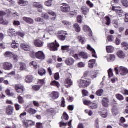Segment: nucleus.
Returning a JSON list of instances; mask_svg holds the SVG:
<instances>
[{"mask_svg":"<svg viewBox=\"0 0 128 128\" xmlns=\"http://www.w3.org/2000/svg\"><path fill=\"white\" fill-rule=\"evenodd\" d=\"M22 20L28 24H34V20L30 18L24 16L22 18Z\"/></svg>","mask_w":128,"mask_h":128,"instance_id":"6ab92c4d","label":"nucleus"},{"mask_svg":"<svg viewBox=\"0 0 128 128\" xmlns=\"http://www.w3.org/2000/svg\"><path fill=\"white\" fill-rule=\"evenodd\" d=\"M29 66L32 68H38V64L36 61H32L30 62Z\"/></svg>","mask_w":128,"mask_h":128,"instance_id":"7c9ffc66","label":"nucleus"},{"mask_svg":"<svg viewBox=\"0 0 128 128\" xmlns=\"http://www.w3.org/2000/svg\"><path fill=\"white\" fill-rule=\"evenodd\" d=\"M108 76L109 78H112L114 76V74L112 73V70L110 68L108 70Z\"/></svg>","mask_w":128,"mask_h":128,"instance_id":"4d7b16f0","label":"nucleus"},{"mask_svg":"<svg viewBox=\"0 0 128 128\" xmlns=\"http://www.w3.org/2000/svg\"><path fill=\"white\" fill-rule=\"evenodd\" d=\"M30 56L32 58H36V52H34V50H32L30 52Z\"/></svg>","mask_w":128,"mask_h":128,"instance_id":"052dcab7","label":"nucleus"},{"mask_svg":"<svg viewBox=\"0 0 128 128\" xmlns=\"http://www.w3.org/2000/svg\"><path fill=\"white\" fill-rule=\"evenodd\" d=\"M20 44H18V43L16 42L14 40L11 44V47L12 48H18Z\"/></svg>","mask_w":128,"mask_h":128,"instance_id":"cd10ccee","label":"nucleus"},{"mask_svg":"<svg viewBox=\"0 0 128 128\" xmlns=\"http://www.w3.org/2000/svg\"><path fill=\"white\" fill-rule=\"evenodd\" d=\"M65 84H66L69 86H70L72 85V81L70 78H67L65 80Z\"/></svg>","mask_w":128,"mask_h":128,"instance_id":"49530a36","label":"nucleus"},{"mask_svg":"<svg viewBox=\"0 0 128 128\" xmlns=\"http://www.w3.org/2000/svg\"><path fill=\"white\" fill-rule=\"evenodd\" d=\"M35 22H42V24H44V18L40 17L35 18Z\"/></svg>","mask_w":128,"mask_h":128,"instance_id":"79ce46f5","label":"nucleus"},{"mask_svg":"<svg viewBox=\"0 0 128 128\" xmlns=\"http://www.w3.org/2000/svg\"><path fill=\"white\" fill-rule=\"evenodd\" d=\"M112 24L114 25V26L116 28H118V22L116 20H114L112 21Z\"/></svg>","mask_w":128,"mask_h":128,"instance_id":"6e6d98bb","label":"nucleus"},{"mask_svg":"<svg viewBox=\"0 0 128 128\" xmlns=\"http://www.w3.org/2000/svg\"><path fill=\"white\" fill-rule=\"evenodd\" d=\"M82 94L84 96H88V92L86 90H82Z\"/></svg>","mask_w":128,"mask_h":128,"instance_id":"0e129e2a","label":"nucleus"},{"mask_svg":"<svg viewBox=\"0 0 128 128\" xmlns=\"http://www.w3.org/2000/svg\"><path fill=\"white\" fill-rule=\"evenodd\" d=\"M26 110L30 114H35L36 113V110L32 108H28Z\"/></svg>","mask_w":128,"mask_h":128,"instance_id":"393cba45","label":"nucleus"},{"mask_svg":"<svg viewBox=\"0 0 128 128\" xmlns=\"http://www.w3.org/2000/svg\"><path fill=\"white\" fill-rule=\"evenodd\" d=\"M12 54H14L13 52L7 51L4 54V56L6 58H12Z\"/></svg>","mask_w":128,"mask_h":128,"instance_id":"37998d69","label":"nucleus"},{"mask_svg":"<svg viewBox=\"0 0 128 128\" xmlns=\"http://www.w3.org/2000/svg\"><path fill=\"white\" fill-rule=\"evenodd\" d=\"M77 22L80 24H82V16L79 15L77 16Z\"/></svg>","mask_w":128,"mask_h":128,"instance_id":"bf43d9fd","label":"nucleus"},{"mask_svg":"<svg viewBox=\"0 0 128 128\" xmlns=\"http://www.w3.org/2000/svg\"><path fill=\"white\" fill-rule=\"evenodd\" d=\"M98 114L102 118H106L108 116V110H104L103 111L98 112Z\"/></svg>","mask_w":128,"mask_h":128,"instance_id":"b1692460","label":"nucleus"},{"mask_svg":"<svg viewBox=\"0 0 128 128\" xmlns=\"http://www.w3.org/2000/svg\"><path fill=\"white\" fill-rule=\"evenodd\" d=\"M18 102H19V104H22V102H24V98H22V97L20 96H18Z\"/></svg>","mask_w":128,"mask_h":128,"instance_id":"e2e57ef3","label":"nucleus"},{"mask_svg":"<svg viewBox=\"0 0 128 128\" xmlns=\"http://www.w3.org/2000/svg\"><path fill=\"white\" fill-rule=\"evenodd\" d=\"M36 58H38V60H44V54L42 51H38L36 52Z\"/></svg>","mask_w":128,"mask_h":128,"instance_id":"9d476101","label":"nucleus"},{"mask_svg":"<svg viewBox=\"0 0 128 128\" xmlns=\"http://www.w3.org/2000/svg\"><path fill=\"white\" fill-rule=\"evenodd\" d=\"M116 98L118 100H124V96H122V95L120 94H116Z\"/></svg>","mask_w":128,"mask_h":128,"instance_id":"58836bf2","label":"nucleus"},{"mask_svg":"<svg viewBox=\"0 0 128 128\" xmlns=\"http://www.w3.org/2000/svg\"><path fill=\"white\" fill-rule=\"evenodd\" d=\"M121 2L123 4L124 6L126 8L128 6V0H122Z\"/></svg>","mask_w":128,"mask_h":128,"instance_id":"864d4df0","label":"nucleus"},{"mask_svg":"<svg viewBox=\"0 0 128 128\" xmlns=\"http://www.w3.org/2000/svg\"><path fill=\"white\" fill-rule=\"evenodd\" d=\"M74 28L76 32H80V27L78 24L76 23L74 24Z\"/></svg>","mask_w":128,"mask_h":128,"instance_id":"473e14b6","label":"nucleus"},{"mask_svg":"<svg viewBox=\"0 0 128 128\" xmlns=\"http://www.w3.org/2000/svg\"><path fill=\"white\" fill-rule=\"evenodd\" d=\"M0 24H4V26L8 24V22L6 20H4V18H0Z\"/></svg>","mask_w":128,"mask_h":128,"instance_id":"e433bc0d","label":"nucleus"},{"mask_svg":"<svg viewBox=\"0 0 128 128\" xmlns=\"http://www.w3.org/2000/svg\"><path fill=\"white\" fill-rule=\"evenodd\" d=\"M18 4H22V6H28V2L24 0H18Z\"/></svg>","mask_w":128,"mask_h":128,"instance_id":"2f4dec72","label":"nucleus"},{"mask_svg":"<svg viewBox=\"0 0 128 128\" xmlns=\"http://www.w3.org/2000/svg\"><path fill=\"white\" fill-rule=\"evenodd\" d=\"M90 82H91L90 79L85 80L80 79L78 80V86L80 88H86V86L90 84Z\"/></svg>","mask_w":128,"mask_h":128,"instance_id":"7ed1b4c3","label":"nucleus"},{"mask_svg":"<svg viewBox=\"0 0 128 128\" xmlns=\"http://www.w3.org/2000/svg\"><path fill=\"white\" fill-rule=\"evenodd\" d=\"M122 47L123 48L126 50H128V44L126 42H122L121 44Z\"/></svg>","mask_w":128,"mask_h":128,"instance_id":"a18cd8bd","label":"nucleus"},{"mask_svg":"<svg viewBox=\"0 0 128 128\" xmlns=\"http://www.w3.org/2000/svg\"><path fill=\"white\" fill-rule=\"evenodd\" d=\"M62 118L64 120H68V115L66 114V112H64L62 114Z\"/></svg>","mask_w":128,"mask_h":128,"instance_id":"13d9d810","label":"nucleus"},{"mask_svg":"<svg viewBox=\"0 0 128 128\" xmlns=\"http://www.w3.org/2000/svg\"><path fill=\"white\" fill-rule=\"evenodd\" d=\"M14 112V107L10 105H8L6 108V114L8 116H12Z\"/></svg>","mask_w":128,"mask_h":128,"instance_id":"2eb2a0df","label":"nucleus"},{"mask_svg":"<svg viewBox=\"0 0 128 128\" xmlns=\"http://www.w3.org/2000/svg\"><path fill=\"white\" fill-rule=\"evenodd\" d=\"M47 12L48 14H50V16H54V18H51L52 20H56V12L50 10H47Z\"/></svg>","mask_w":128,"mask_h":128,"instance_id":"4be33fe9","label":"nucleus"},{"mask_svg":"<svg viewBox=\"0 0 128 128\" xmlns=\"http://www.w3.org/2000/svg\"><path fill=\"white\" fill-rule=\"evenodd\" d=\"M79 56L82 58H88V54L86 52H82L79 53Z\"/></svg>","mask_w":128,"mask_h":128,"instance_id":"c9c22d12","label":"nucleus"},{"mask_svg":"<svg viewBox=\"0 0 128 128\" xmlns=\"http://www.w3.org/2000/svg\"><path fill=\"white\" fill-rule=\"evenodd\" d=\"M34 78V76L32 75H28L26 78H25V82H26L30 84V82H32V80Z\"/></svg>","mask_w":128,"mask_h":128,"instance_id":"5701e85b","label":"nucleus"},{"mask_svg":"<svg viewBox=\"0 0 128 128\" xmlns=\"http://www.w3.org/2000/svg\"><path fill=\"white\" fill-rule=\"evenodd\" d=\"M82 28L83 30L85 31L86 32H88V34L89 36H92V32L88 26H84Z\"/></svg>","mask_w":128,"mask_h":128,"instance_id":"ddd939ff","label":"nucleus"},{"mask_svg":"<svg viewBox=\"0 0 128 128\" xmlns=\"http://www.w3.org/2000/svg\"><path fill=\"white\" fill-rule=\"evenodd\" d=\"M81 10L82 14H84V16H86L88 14V12H90V8L86 6H83L81 8Z\"/></svg>","mask_w":128,"mask_h":128,"instance_id":"412c9836","label":"nucleus"},{"mask_svg":"<svg viewBox=\"0 0 128 128\" xmlns=\"http://www.w3.org/2000/svg\"><path fill=\"white\" fill-rule=\"evenodd\" d=\"M32 6H34V8H37V10L38 12H42V8L44 7L42 6V4L40 2H33Z\"/></svg>","mask_w":128,"mask_h":128,"instance_id":"1a4fd4ad","label":"nucleus"},{"mask_svg":"<svg viewBox=\"0 0 128 128\" xmlns=\"http://www.w3.org/2000/svg\"><path fill=\"white\" fill-rule=\"evenodd\" d=\"M114 50V48L112 46H106V50L107 52H112Z\"/></svg>","mask_w":128,"mask_h":128,"instance_id":"c85d7f7f","label":"nucleus"},{"mask_svg":"<svg viewBox=\"0 0 128 128\" xmlns=\"http://www.w3.org/2000/svg\"><path fill=\"white\" fill-rule=\"evenodd\" d=\"M20 46L22 50H25V52H28L30 50V46L26 43H22L20 45Z\"/></svg>","mask_w":128,"mask_h":128,"instance_id":"9b49d317","label":"nucleus"},{"mask_svg":"<svg viewBox=\"0 0 128 128\" xmlns=\"http://www.w3.org/2000/svg\"><path fill=\"white\" fill-rule=\"evenodd\" d=\"M60 10L62 12H68L70 10V6L68 4L62 3L60 6Z\"/></svg>","mask_w":128,"mask_h":128,"instance_id":"39448f33","label":"nucleus"},{"mask_svg":"<svg viewBox=\"0 0 128 128\" xmlns=\"http://www.w3.org/2000/svg\"><path fill=\"white\" fill-rule=\"evenodd\" d=\"M48 46L50 48V50L56 52V50H58V48L60 46V44L56 42V40H55L54 42L48 44Z\"/></svg>","mask_w":128,"mask_h":128,"instance_id":"423d86ee","label":"nucleus"},{"mask_svg":"<svg viewBox=\"0 0 128 128\" xmlns=\"http://www.w3.org/2000/svg\"><path fill=\"white\" fill-rule=\"evenodd\" d=\"M20 70H26V63H24V62L20 63Z\"/></svg>","mask_w":128,"mask_h":128,"instance_id":"72a5a7b5","label":"nucleus"},{"mask_svg":"<svg viewBox=\"0 0 128 128\" xmlns=\"http://www.w3.org/2000/svg\"><path fill=\"white\" fill-rule=\"evenodd\" d=\"M34 44L37 48H42L44 46V42L38 39H36L34 40Z\"/></svg>","mask_w":128,"mask_h":128,"instance_id":"f8f14e48","label":"nucleus"},{"mask_svg":"<svg viewBox=\"0 0 128 128\" xmlns=\"http://www.w3.org/2000/svg\"><path fill=\"white\" fill-rule=\"evenodd\" d=\"M40 86H42L34 85L32 86V88L34 90L38 92V90H40Z\"/></svg>","mask_w":128,"mask_h":128,"instance_id":"c03bdc74","label":"nucleus"},{"mask_svg":"<svg viewBox=\"0 0 128 128\" xmlns=\"http://www.w3.org/2000/svg\"><path fill=\"white\" fill-rule=\"evenodd\" d=\"M65 64L68 66H72L74 62V60L72 58H68L64 60Z\"/></svg>","mask_w":128,"mask_h":128,"instance_id":"f3484780","label":"nucleus"},{"mask_svg":"<svg viewBox=\"0 0 128 128\" xmlns=\"http://www.w3.org/2000/svg\"><path fill=\"white\" fill-rule=\"evenodd\" d=\"M114 40V37L112 35H108L106 40L107 44L108 42H112Z\"/></svg>","mask_w":128,"mask_h":128,"instance_id":"de8ad7c7","label":"nucleus"},{"mask_svg":"<svg viewBox=\"0 0 128 128\" xmlns=\"http://www.w3.org/2000/svg\"><path fill=\"white\" fill-rule=\"evenodd\" d=\"M116 54L118 58H124V52L122 50H118Z\"/></svg>","mask_w":128,"mask_h":128,"instance_id":"bb28decb","label":"nucleus"},{"mask_svg":"<svg viewBox=\"0 0 128 128\" xmlns=\"http://www.w3.org/2000/svg\"><path fill=\"white\" fill-rule=\"evenodd\" d=\"M87 48L90 52H92V56H93L94 58H98V56H96V50H94V49L92 48L90 46V45L88 44Z\"/></svg>","mask_w":128,"mask_h":128,"instance_id":"a211bd4d","label":"nucleus"},{"mask_svg":"<svg viewBox=\"0 0 128 128\" xmlns=\"http://www.w3.org/2000/svg\"><path fill=\"white\" fill-rule=\"evenodd\" d=\"M62 50H67V52H70V46H62L61 47Z\"/></svg>","mask_w":128,"mask_h":128,"instance_id":"a19ab883","label":"nucleus"},{"mask_svg":"<svg viewBox=\"0 0 128 128\" xmlns=\"http://www.w3.org/2000/svg\"><path fill=\"white\" fill-rule=\"evenodd\" d=\"M89 106L92 110H96V108H98V104L91 102Z\"/></svg>","mask_w":128,"mask_h":128,"instance_id":"4c0bfd02","label":"nucleus"},{"mask_svg":"<svg viewBox=\"0 0 128 128\" xmlns=\"http://www.w3.org/2000/svg\"><path fill=\"white\" fill-rule=\"evenodd\" d=\"M66 34H68L66 33H64V31H60L59 34L58 36V38L60 40H66Z\"/></svg>","mask_w":128,"mask_h":128,"instance_id":"4468645a","label":"nucleus"},{"mask_svg":"<svg viewBox=\"0 0 128 128\" xmlns=\"http://www.w3.org/2000/svg\"><path fill=\"white\" fill-rule=\"evenodd\" d=\"M49 96L52 98V100H56V98L60 96V93L54 91L50 94Z\"/></svg>","mask_w":128,"mask_h":128,"instance_id":"dca6fc26","label":"nucleus"},{"mask_svg":"<svg viewBox=\"0 0 128 128\" xmlns=\"http://www.w3.org/2000/svg\"><path fill=\"white\" fill-rule=\"evenodd\" d=\"M92 74V72H88V71H86L84 73V76H90V74Z\"/></svg>","mask_w":128,"mask_h":128,"instance_id":"774afa93","label":"nucleus"},{"mask_svg":"<svg viewBox=\"0 0 128 128\" xmlns=\"http://www.w3.org/2000/svg\"><path fill=\"white\" fill-rule=\"evenodd\" d=\"M108 102L109 101L108 98H103L102 100V104L103 106H104V108H108Z\"/></svg>","mask_w":128,"mask_h":128,"instance_id":"aec40b11","label":"nucleus"},{"mask_svg":"<svg viewBox=\"0 0 128 128\" xmlns=\"http://www.w3.org/2000/svg\"><path fill=\"white\" fill-rule=\"evenodd\" d=\"M7 32L10 36H19L21 38L24 36V32L16 31V30L12 28H10Z\"/></svg>","mask_w":128,"mask_h":128,"instance_id":"f257e3e1","label":"nucleus"},{"mask_svg":"<svg viewBox=\"0 0 128 128\" xmlns=\"http://www.w3.org/2000/svg\"><path fill=\"white\" fill-rule=\"evenodd\" d=\"M2 68L5 70H10L12 68V64L10 62H4L2 63Z\"/></svg>","mask_w":128,"mask_h":128,"instance_id":"0eeeda50","label":"nucleus"},{"mask_svg":"<svg viewBox=\"0 0 128 128\" xmlns=\"http://www.w3.org/2000/svg\"><path fill=\"white\" fill-rule=\"evenodd\" d=\"M112 10H114L116 12H117L120 18L121 16H124L126 15V12H124L120 6H113L112 7Z\"/></svg>","mask_w":128,"mask_h":128,"instance_id":"20e7f679","label":"nucleus"},{"mask_svg":"<svg viewBox=\"0 0 128 128\" xmlns=\"http://www.w3.org/2000/svg\"><path fill=\"white\" fill-rule=\"evenodd\" d=\"M41 17L43 18H44V20H48V18H50V16H48L47 14L42 12L41 14Z\"/></svg>","mask_w":128,"mask_h":128,"instance_id":"8fccbe9b","label":"nucleus"},{"mask_svg":"<svg viewBox=\"0 0 128 128\" xmlns=\"http://www.w3.org/2000/svg\"><path fill=\"white\" fill-rule=\"evenodd\" d=\"M14 89L18 94L24 92V86L20 84H16L14 85Z\"/></svg>","mask_w":128,"mask_h":128,"instance_id":"6e6552de","label":"nucleus"},{"mask_svg":"<svg viewBox=\"0 0 128 128\" xmlns=\"http://www.w3.org/2000/svg\"><path fill=\"white\" fill-rule=\"evenodd\" d=\"M105 20H106V26H110V18L108 16H106Z\"/></svg>","mask_w":128,"mask_h":128,"instance_id":"09e8293b","label":"nucleus"},{"mask_svg":"<svg viewBox=\"0 0 128 128\" xmlns=\"http://www.w3.org/2000/svg\"><path fill=\"white\" fill-rule=\"evenodd\" d=\"M78 40L79 42H81V44H84V42H86V38L84 37L79 36L78 37Z\"/></svg>","mask_w":128,"mask_h":128,"instance_id":"603ef678","label":"nucleus"},{"mask_svg":"<svg viewBox=\"0 0 128 128\" xmlns=\"http://www.w3.org/2000/svg\"><path fill=\"white\" fill-rule=\"evenodd\" d=\"M102 94H104V90L102 89L98 90L96 92V94L98 96H102Z\"/></svg>","mask_w":128,"mask_h":128,"instance_id":"ea45409f","label":"nucleus"},{"mask_svg":"<svg viewBox=\"0 0 128 128\" xmlns=\"http://www.w3.org/2000/svg\"><path fill=\"white\" fill-rule=\"evenodd\" d=\"M52 0H48L44 2L45 6H52Z\"/></svg>","mask_w":128,"mask_h":128,"instance_id":"3c124183","label":"nucleus"},{"mask_svg":"<svg viewBox=\"0 0 128 128\" xmlns=\"http://www.w3.org/2000/svg\"><path fill=\"white\" fill-rule=\"evenodd\" d=\"M50 86H56L57 88H60V82H56V80L52 81L50 83Z\"/></svg>","mask_w":128,"mask_h":128,"instance_id":"c756f323","label":"nucleus"},{"mask_svg":"<svg viewBox=\"0 0 128 128\" xmlns=\"http://www.w3.org/2000/svg\"><path fill=\"white\" fill-rule=\"evenodd\" d=\"M119 72H118V68H114V70L115 71V72L116 74H120V76H126V74H128V70L124 66H120L119 68Z\"/></svg>","mask_w":128,"mask_h":128,"instance_id":"f03ea898","label":"nucleus"},{"mask_svg":"<svg viewBox=\"0 0 128 128\" xmlns=\"http://www.w3.org/2000/svg\"><path fill=\"white\" fill-rule=\"evenodd\" d=\"M46 70H44L42 68H40L38 70V74L40 76H42L44 74H46Z\"/></svg>","mask_w":128,"mask_h":128,"instance_id":"f704fd0d","label":"nucleus"},{"mask_svg":"<svg viewBox=\"0 0 128 128\" xmlns=\"http://www.w3.org/2000/svg\"><path fill=\"white\" fill-rule=\"evenodd\" d=\"M84 66L85 64L83 62H80L78 64V68H84Z\"/></svg>","mask_w":128,"mask_h":128,"instance_id":"338daca9","label":"nucleus"},{"mask_svg":"<svg viewBox=\"0 0 128 128\" xmlns=\"http://www.w3.org/2000/svg\"><path fill=\"white\" fill-rule=\"evenodd\" d=\"M5 92L7 96H12V98H14L16 96L14 93L10 92V90L8 88L6 89Z\"/></svg>","mask_w":128,"mask_h":128,"instance_id":"a878e982","label":"nucleus"},{"mask_svg":"<svg viewBox=\"0 0 128 128\" xmlns=\"http://www.w3.org/2000/svg\"><path fill=\"white\" fill-rule=\"evenodd\" d=\"M36 128H44V126H42V124L40 122H36Z\"/></svg>","mask_w":128,"mask_h":128,"instance_id":"680f3d73","label":"nucleus"},{"mask_svg":"<svg viewBox=\"0 0 128 128\" xmlns=\"http://www.w3.org/2000/svg\"><path fill=\"white\" fill-rule=\"evenodd\" d=\"M15 74H16L15 71L11 72L7 74V78H12V76H14Z\"/></svg>","mask_w":128,"mask_h":128,"instance_id":"5fc2aeb1","label":"nucleus"},{"mask_svg":"<svg viewBox=\"0 0 128 128\" xmlns=\"http://www.w3.org/2000/svg\"><path fill=\"white\" fill-rule=\"evenodd\" d=\"M78 11L76 10H74V11L71 10L70 12V14L71 16H76L78 14Z\"/></svg>","mask_w":128,"mask_h":128,"instance_id":"69168bd1","label":"nucleus"}]
</instances>
